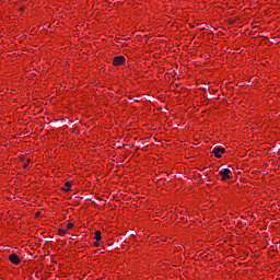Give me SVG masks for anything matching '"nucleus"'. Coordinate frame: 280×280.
Returning <instances> with one entry per match:
<instances>
[{"instance_id": "5", "label": "nucleus", "mask_w": 280, "mask_h": 280, "mask_svg": "<svg viewBox=\"0 0 280 280\" xmlns=\"http://www.w3.org/2000/svg\"><path fill=\"white\" fill-rule=\"evenodd\" d=\"M71 190V182L65 183V188H62V191H70Z\"/></svg>"}, {"instance_id": "9", "label": "nucleus", "mask_w": 280, "mask_h": 280, "mask_svg": "<svg viewBox=\"0 0 280 280\" xmlns=\"http://www.w3.org/2000/svg\"><path fill=\"white\" fill-rule=\"evenodd\" d=\"M71 229H73V223H68V224H67V230L69 231V230H71Z\"/></svg>"}, {"instance_id": "10", "label": "nucleus", "mask_w": 280, "mask_h": 280, "mask_svg": "<svg viewBox=\"0 0 280 280\" xmlns=\"http://www.w3.org/2000/svg\"><path fill=\"white\" fill-rule=\"evenodd\" d=\"M94 246L97 248V246H100V243L95 242Z\"/></svg>"}, {"instance_id": "4", "label": "nucleus", "mask_w": 280, "mask_h": 280, "mask_svg": "<svg viewBox=\"0 0 280 280\" xmlns=\"http://www.w3.org/2000/svg\"><path fill=\"white\" fill-rule=\"evenodd\" d=\"M9 260L11 261V264H14L15 266H19V264H21V258L16 254H11L9 256Z\"/></svg>"}, {"instance_id": "3", "label": "nucleus", "mask_w": 280, "mask_h": 280, "mask_svg": "<svg viewBox=\"0 0 280 280\" xmlns=\"http://www.w3.org/2000/svg\"><path fill=\"white\" fill-rule=\"evenodd\" d=\"M124 62H126V57L124 56H116L113 59L114 67H119V65H122Z\"/></svg>"}, {"instance_id": "6", "label": "nucleus", "mask_w": 280, "mask_h": 280, "mask_svg": "<svg viewBox=\"0 0 280 280\" xmlns=\"http://www.w3.org/2000/svg\"><path fill=\"white\" fill-rule=\"evenodd\" d=\"M94 240H96V242H100V240H102V232L101 231L95 232Z\"/></svg>"}, {"instance_id": "8", "label": "nucleus", "mask_w": 280, "mask_h": 280, "mask_svg": "<svg viewBox=\"0 0 280 280\" xmlns=\"http://www.w3.org/2000/svg\"><path fill=\"white\" fill-rule=\"evenodd\" d=\"M30 162H31V161H30V160H27V163H25V164H24V166H23V167H24V170H27V168L30 167Z\"/></svg>"}, {"instance_id": "7", "label": "nucleus", "mask_w": 280, "mask_h": 280, "mask_svg": "<svg viewBox=\"0 0 280 280\" xmlns=\"http://www.w3.org/2000/svg\"><path fill=\"white\" fill-rule=\"evenodd\" d=\"M59 235H67V230L59 229Z\"/></svg>"}, {"instance_id": "1", "label": "nucleus", "mask_w": 280, "mask_h": 280, "mask_svg": "<svg viewBox=\"0 0 280 280\" xmlns=\"http://www.w3.org/2000/svg\"><path fill=\"white\" fill-rule=\"evenodd\" d=\"M219 174L221 176V180H229L233 176V172H231L229 168L221 170Z\"/></svg>"}, {"instance_id": "2", "label": "nucleus", "mask_w": 280, "mask_h": 280, "mask_svg": "<svg viewBox=\"0 0 280 280\" xmlns=\"http://www.w3.org/2000/svg\"><path fill=\"white\" fill-rule=\"evenodd\" d=\"M225 152H226V149L222 147H214L212 149V154H214L217 159H222V154H224Z\"/></svg>"}]
</instances>
